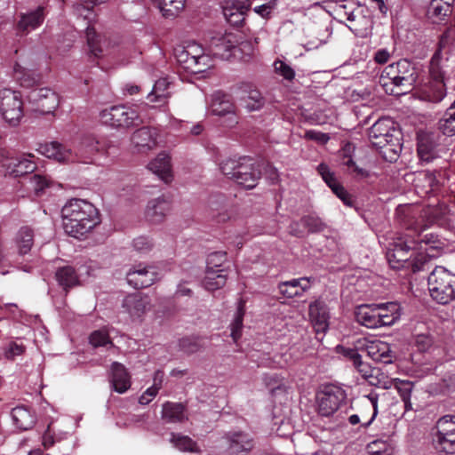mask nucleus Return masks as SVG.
<instances>
[{
	"label": "nucleus",
	"instance_id": "f257e3e1",
	"mask_svg": "<svg viewBox=\"0 0 455 455\" xmlns=\"http://www.w3.org/2000/svg\"><path fill=\"white\" fill-rule=\"evenodd\" d=\"M395 215L398 222L407 230L405 240L398 239L394 243V248L387 252V259L389 264L394 268H399L403 266L402 263L409 259L407 256L410 250L418 249V245L422 243H427L425 238L422 236L421 231L425 225H420L412 215V208L409 205H399L395 210Z\"/></svg>",
	"mask_w": 455,
	"mask_h": 455
},
{
	"label": "nucleus",
	"instance_id": "f03ea898",
	"mask_svg": "<svg viewBox=\"0 0 455 455\" xmlns=\"http://www.w3.org/2000/svg\"><path fill=\"white\" fill-rule=\"evenodd\" d=\"M63 228L66 233L79 238L100 223L98 209L89 201L72 198L62 208Z\"/></svg>",
	"mask_w": 455,
	"mask_h": 455
},
{
	"label": "nucleus",
	"instance_id": "7ed1b4c3",
	"mask_svg": "<svg viewBox=\"0 0 455 455\" xmlns=\"http://www.w3.org/2000/svg\"><path fill=\"white\" fill-rule=\"evenodd\" d=\"M105 149L106 143L104 141H100L93 136H86L82 139L76 153H73L70 148L58 141L40 144L36 150L47 158L68 164L76 161L88 163L92 155L103 152Z\"/></svg>",
	"mask_w": 455,
	"mask_h": 455
},
{
	"label": "nucleus",
	"instance_id": "20e7f679",
	"mask_svg": "<svg viewBox=\"0 0 455 455\" xmlns=\"http://www.w3.org/2000/svg\"><path fill=\"white\" fill-rule=\"evenodd\" d=\"M220 169L225 176L246 189L255 188L261 176L254 160L248 156L227 158L220 164Z\"/></svg>",
	"mask_w": 455,
	"mask_h": 455
},
{
	"label": "nucleus",
	"instance_id": "39448f33",
	"mask_svg": "<svg viewBox=\"0 0 455 455\" xmlns=\"http://www.w3.org/2000/svg\"><path fill=\"white\" fill-rule=\"evenodd\" d=\"M428 293L438 304H447L455 299V275L445 267L435 266L428 275Z\"/></svg>",
	"mask_w": 455,
	"mask_h": 455
},
{
	"label": "nucleus",
	"instance_id": "423d86ee",
	"mask_svg": "<svg viewBox=\"0 0 455 455\" xmlns=\"http://www.w3.org/2000/svg\"><path fill=\"white\" fill-rule=\"evenodd\" d=\"M100 120L105 125L116 129H129L143 123L136 107L124 104L102 109L100 112Z\"/></svg>",
	"mask_w": 455,
	"mask_h": 455
},
{
	"label": "nucleus",
	"instance_id": "0eeeda50",
	"mask_svg": "<svg viewBox=\"0 0 455 455\" xmlns=\"http://www.w3.org/2000/svg\"><path fill=\"white\" fill-rule=\"evenodd\" d=\"M438 130L443 136L437 137V143H434V135L428 133V162L441 156L448 150L449 140L447 137L455 135V100L444 112L438 122Z\"/></svg>",
	"mask_w": 455,
	"mask_h": 455
},
{
	"label": "nucleus",
	"instance_id": "6e6552de",
	"mask_svg": "<svg viewBox=\"0 0 455 455\" xmlns=\"http://www.w3.org/2000/svg\"><path fill=\"white\" fill-rule=\"evenodd\" d=\"M347 393L339 386L323 385L316 394L318 412L321 416L333 415L346 403Z\"/></svg>",
	"mask_w": 455,
	"mask_h": 455
},
{
	"label": "nucleus",
	"instance_id": "1a4fd4ad",
	"mask_svg": "<svg viewBox=\"0 0 455 455\" xmlns=\"http://www.w3.org/2000/svg\"><path fill=\"white\" fill-rule=\"evenodd\" d=\"M401 132L395 127V122L389 117L379 118L370 128L369 138L371 144L378 148L400 145Z\"/></svg>",
	"mask_w": 455,
	"mask_h": 455
},
{
	"label": "nucleus",
	"instance_id": "9d476101",
	"mask_svg": "<svg viewBox=\"0 0 455 455\" xmlns=\"http://www.w3.org/2000/svg\"><path fill=\"white\" fill-rule=\"evenodd\" d=\"M0 114L9 124L16 126L23 116V101L18 91L0 90Z\"/></svg>",
	"mask_w": 455,
	"mask_h": 455
},
{
	"label": "nucleus",
	"instance_id": "9b49d317",
	"mask_svg": "<svg viewBox=\"0 0 455 455\" xmlns=\"http://www.w3.org/2000/svg\"><path fill=\"white\" fill-rule=\"evenodd\" d=\"M13 77L21 87L31 88L39 84L43 74L34 61L30 59H24L21 63L15 62Z\"/></svg>",
	"mask_w": 455,
	"mask_h": 455
},
{
	"label": "nucleus",
	"instance_id": "f8f14e48",
	"mask_svg": "<svg viewBox=\"0 0 455 455\" xmlns=\"http://www.w3.org/2000/svg\"><path fill=\"white\" fill-rule=\"evenodd\" d=\"M224 446L230 454L249 453L254 447L253 437L243 431H229L222 437Z\"/></svg>",
	"mask_w": 455,
	"mask_h": 455
},
{
	"label": "nucleus",
	"instance_id": "ddd939ff",
	"mask_svg": "<svg viewBox=\"0 0 455 455\" xmlns=\"http://www.w3.org/2000/svg\"><path fill=\"white\" fill-rule=\"evenodd\" d=\"M28 99L36 105V110L43 114L52 113L59 105L58 94L48 87L31 91Z\"/></svg>",
	"mask_w": 455,
	"mask_h": 455
},
{
	"label": "nucleus",
	"instance_id": "4468645a",
	"mask_svg": "<svg viewBox=\"0 0 455 455\" xmlns=\"http://www.w3.org/2000/svg\"><path fill=\"white\" fill-rule=\"evenodd\" d=\"M317 172L333 194L339 198L347 206H353V196L347 191L341 183L337 180L335 173L331 172L326 164H320Z\"/></svg>",
	"mask_w": 455,
	"mask_h": 455
},
{
	"label": "nucleus",
	"instance_id": "2eb2a0df",
	"mask_svg": "<svg viewBox=\"0 0 455 455\" xmlns=\"http://www.w3.org/2000/svg\"><path fill=\"white\" fill-rule=\"evenodd\" d=\"M360 348L365 349L369 357L373 361L391 363L395 358V353L391 350L390 345L379 339L358 341Z\"/></svg>",
	"mask_w": 455,
	"mask_h": 455
},
{
	"label": "nucleus",
	"instance_id": "dca6fc26",
	"mask_svg": "<svg viewBox=\"0 0 455 455\" xmlns=\"http://www.w3.org/2000/svg\"><path fill=\"white\" fill-rule=\"evenodd\" d=\"M156 278L155 267H144L142 264L135 266L126 275L127 283L137 290L149 287Z\"/></svg>",
	"mask_w": 455,
	"mask_h": 455
},
{
	"label": "nucleus",
	"instance_id": "f3484780",
	"mask_svg": "<svg viewBox=\"0 0 455 455\" xmlns=\"http://www.w3.org/2000/svg\"><path fill=\"white\" fill-rule=\"evenodd\" d=\"M235 106L231 96L222 92H216L212 94L211 110L217 116H228V126H233L238 123L235 114Z\"/></svg>",
	"mask_w": 455,
	"mask_h": 455
},
{
	"label": "nucleus",
	"instance_id": "a211bd4d",
	"mask_svg": "<svg viewBox=\"0 0 455 455\" xmlns=\"http://www.w3.org/2000/svg\"><path fill=\"white\" fill-rule=\"evenodd\" d=\"M309 317L316 334H324L329 329V308L325 302L315 300L309 305Z\"/></svg>",
	"mask_w": 455,
	"mask_h": 455
},
{
	"label": "nucleus",
	"instance_id": "6ab92c4d",
	"mask_svg": "<svg viewBox=\"0 0 455 455\" xmlns=\"http://www.w3.org/2000/svg\"><path fill=\"white\" fill-rule=\"evenodd\" d=\"M2 166L5 170V173L13 177H21L33 173L36 169L34 161L22 157H5L2 161Z\"/></svg>",
	"mask_w": 455,
	"mask_h": 455
},
{
	"label": "nucleus",
	"instance_id": "aec40b11",
	"mask_svg": "<svg viewBox=\"0 0 455 455\" xmlns=\"http://www.w3.org/2000/svg\"><path fill=\"white\" fill-rule=\"evenodd\" d=\"M177 72L180 76L202 75L213 67L214 59H175Z\"/></svg>",
	"mask_w": 455,
	"mask_h": 455
},
{
	"label": "nucleus",
	"instance_id": "412c9836",
	"mask_svg": "<svg viewBox=\"0 0 455 455\" xmlns=\"http://www.w3.org/2000/svg\"><path fill=\"white\" fill-rule=\"evenodd\" d=\"M172 83L167 77L159 78L156 81L152 91L148 94L147 100L153 108L166 107L172 96L170 91Z\"/></svg>",
	"mask_w": 455,
	"mask_h": 455
},
{
	"label": "nucleus",
	"instance_id": "4be33fe9",
	"mask_svg": "<svg viewBox=\"0 0 455 455\" xmlns=\"http://www.w3.org/2000/svg\"><path fill=\"white\" fill-rule=\"evenodd\" d=\"M132 143L139 152H147L157 144L156 132L150 127H141L132 133Z\"/></svg>",
	"mask_w": 455,
	"mask_h": 455
},
{
	"label": "nucleus",
	"instance_id": "5701e85b",
	"mask_svg": "<svg viewBox=\"0 0 455 455\" xmlns=\"http://www.w3.org/2000/svg\"><path fill=\"white\" fill-rule=\"evenodd\" d=\"M150 300L147 296L138 293L127 295L123 301V307L132 318H140L149 308Z\"/></svg>",
	"mask_w": 455,
	"mask_h": 455
},
{
	"label": "nucleus",
	"instance_id": "b1692460",
	"mask_svg": "<svg viewBox=\"0 0 455 455\" xmlns=\"http://www.w3.org/2000/svg\"><path fill=\"white\" fill-rule=\"evenodd\" d=\"M187 404L183 403L165 402L162 406V419L166 423H182L188 419Z\"/></svg>",
	"mask_w": 455,
	"mask_h": 455
},
{
	"label": "nucleus",
	"instance_id": "393cba45",
	"mask_svg": "<svg viewBox=\"0 0 455 455\" xmlns=\"http://www.w3.org/2000/svg\"><path fill=\"white\" fill-rule=\"evenodd\" d=\"M148 169L163 181L169 183L172 180L171 157L166 153H160L148 164Z\"/></svg>",
	"mask_w": 455,
	"mask_h": 455
},
{
	"label": "nucleus",
	"instance_id": "a878e982",
	"mask_svg": "<svg viewBox=\"0 0 455 455\" xmlns=\"http://www.w3.org/2000/svg\"><path fill=\"white\" fill-rule=\"evenodd\" d=\"M170 202L164 198H156L148 202L146 210V218L151 223L162 222L170 211Z\"/></svg>",
	"mask_w": 455,
	"mask_h": 455
},
{
	"label": "nucleus",
	"instance_id": "bb28decb",
	"mask_svg": "<svg viewBox=\"0 0 455 455\" xmlns=\"http://www.w3.org/2000/svg\"><path fill=\"white\" fill-rule=\"evenodd\" d=\"M365 11H359L355 13L353 20H349L348 28L357 36L367 37L371 34L373 21L370 15L364 13Z\"/></svg>",
	"mask_w": 455,
	"mask_h": 455
},
{
	"label": "nucleus",
	"instance_id": "cd10ccee",
	"mask_svg": "<svg viewBox=\"0 0 455 455\" xmlns=\"http://www.w3.org/2000/svg\"><path fill=\"white\" fill-rule=\"evenodd\" d=\"M111 383L115 391L123 394L126 392L130 386V375L125 367L117 362L111 366Z\"/></svg>",
	"mask_w": 455,
	"mask_h": 455
},
{
	"label": "nucleus",
	"instance_id": "c85d7f7f",
	"mask_svg": "<svg viewBox=\"0 0 455 455\" xmlns=\"http://www.w3.org/2000/svg\"><path fill=\"white\" fill-rule=\"evenodd\" d=\"M310 287V279L307 277L291 279L278 285L280 293L287 298L302 295Z\"/></svg>",
	"mask_w": 455,
	"mask_h": 455
},
{
	"label": "nucleus",
	"instance_id": "c756f323",
	"mask_svg": "<svg viewBox=\"0 0 455 455\" xmlns=\"http://www.w3.org/2000/svg\"><path fill=\"white\" fill-rule=\"evenodd\" d=\"M55 278L59 285L66 292L80 284L79 275L74 267L67 265L59 267L55 272Z\"/></svg>",
	"mask_w": 455,
	"mask_h": 455
},
{
	"label": "nucleus",
	"instance_id": "7c9ffc66",
	"mask_svg": "<svg viewBox=\"0 0 455 455\" xmlns=\"http://www.w3.org/2000/svg\"><path fill=\"white\" fill-rule=\"evenodd\" d=\"M44 20V8L39 6L34 12L22 14L17 24L20 33L27 34L30 30L39 27Z\"/></svg>",
	"mask_w": 455,
	"mask_h": 455
},
{
	"label": "nucleus",
	"instance_id": "2f4dec72",
	"mask_svg": "<svg viewBox=\"0 0 455 455\" xmlns=\"http://www.w3.org/2000/svg\"><path fill=\"white\" fill-rule=\"evenodd\" d=\"M444 433L435 432L433 434V445L438 452L446 454L455 453V433L451 430H445Z\"/></svg>",
	"mask_w": 455,
	"mask_h": 455
},
{
	"label": "nucleus",
	"instance_id": "473e14b6",
	"mask_svg": "<svg viewBox=\"0 0 455 455\" xmlns=\"http://www.w3.org/2000/svg\"><path fill=\"white\" fill-rule=\"evenodd\" d=\"M372 304H363L355 309V318L358 323L367 328H377L378 313Z\"/></svg>",
	"mask_w": 455,
	"mask_h": 455
},
{
	"label": "nucleus",
	"instance_id": "72a5a7b5",
	"mask_svg": "<svg viewBox=\"0 0 455 455\" xmlns=\"http://www.w3.org/2000/svg\"><path fill=\"white\" fill-rule=\"evenodd\" d=\"M13 423L20 430L30 429L35 424V417L24 405L17 406L11 412Z\"/></svg>",
	"mask_w": 455,
	"mask_h": 455
},
{
	"label": "nucleus",
	"instance_id": "f704fd0d",
	"mask_svg": "<svg viewBox=\"0 0 455 455\" xmlns=\"http://www.w3.org/2000/svg\"><path fill=\"white\" fill-rule=\"evenodd\" d=\"M228 279L227 269H220V271L206 269L205 276L203 280V286L207 291H216L222 288Z\"/></svg>",
	"mask_w": 455,
	"mask_h": 455
},
{
	"label": "nucleus",
	"instance_id": "c9c22d12",
	"mask_svg": "<svg viewBox=\"0 0 455 455\" xmlns=\"http://www.w3.org/2000/svg\"><path fill=\"white\" fill-rule=\"evenodd\" d=\"M165 18L178 16L185 8L186 0H155Z\"/></svg>",
	"mask_w": 455,
	"mask_h": 455
},
{
	"label": "nucleus",
	"instance_id": "e433bc0d",
	"mask_svg": "<svg viewBox=\"0 0 455 455\" xmlns=\"http://www.w3.org/2000/svg\"><path fill=\"white\" fill-rule=\"evenodd\" d=\"M15 242L21 255L30 251L34 244V232L28 227H22L17 233Z\"/></svg>",
	"mask_w": 455,
	"mask_h": 455
},
{
	"label": "nucleus",
	"instance_id": "4c0bfd02",
	"mask_svg": "<svg viewBox=\"0 0 455 455\" xmlns=\"http://www.w3.org/2000/svg\"><path fill=\"white\" fill-rule=\"evenodd\" d=\"M396 389L404 403L405 411L413 409L411 398H417V393H419L415 385L411 381L403 380L396 385Z\"/></svg>",
	"mask_w": 455,
	"mask_h": 455
},
{
	"label": "nucleus",
	"instance_id": "58836bf2",
	"mask_svg": "<svg viewBox=\"0 0 455 455\" xmlns=\"http://www.w3.org/2000/svg\"><path fill=\"white\" fill-rule=\"evenodd\" d=\"M378 414V397L369 396V402L364 403L362 405L360 411V419L365 420L362 423V427L367 428L375 419Z\"/></svg>",
	"mask_w": 455,
	"mask_h": 455
},
{
	"label": "nucleus",
	"instance_id": "ea45409f",
	"mask_svg": "<svg viewBox=\"0 0 455 455\" xmlns=\"http://www.w3.org/2000/svg\"><path fill=\"white\" fill-rule=\"evenodd\" d=\"M403 84H412L417 80L415 68L410 59H398L395 62Z\"/></svg>",
	"mask_w": 455,
	"mask_h": 455
},
{
	"label": "nucleus",
	"instance_id": "a19ab883",
	"mask_svg": "<svg viewBox=\"0 0 455 455\" xmlns=\"http://www.w3.org/2000/svg\"><path fill=\"white\" fill-rule=\"evenodd\" d=\"M174 57H204L203 47L196 42H185L174 48Z\"/></svg>",
	"mask_w": 455,
	"mask_h": 455
},
{
	"label": "nucleus",
	"instance_id": "79ce46f5",
	"mask_svg": "<svg viewBox=\"0 0 455 455\" xmlns=\"http://www.w3.org/2000/svg\"><path fill=\"white\" fill-rule=\"evenodd\" d=\"M245 300L243 299H239L237 311L234 322L231 323V337L235 342H237L242 336L243 322L245 314Z\"/></svg>",
	"mask_w": 455,
	"mask_h": 455
},
{
	"label": "nucleus",
	"instance_id": "37998d69",
	"mask_svg": "<svg viewBox=\"0 0 455 455\" xmlns=\"http://www.w3.org/2000/svg\"><path fill=\"white\" fill-rule=\"evenodd\" d=\"M359 11H365V9L357 4L354 0H343L335 9L337 15L346 18L348 21L353 20L355 13Z\"/></svg>",
	"mask_w": 455,
	"mask_h": 455
},
{
	"label": "nucleus",
	"instance_id": "c03bdc74",
	"mask_svg": "<svg viewBox=\"0 0 455 455\" xmlns=\"http://www.w3.org/2000/svg\"><path fill=\"white\" fill-rule=\"evenodd\" d=\"M244 107L249 111H256L260 109L265 104V99L262 97L260 92L255 88H250L246 95L243 98Z\"/></svg>",
	"mask_w": 455,
	"mask_h": 455
},
{
	"label": "nucleus",
	"instance_id": "a18cd8bd",
	"mask_svg": "<svg viewBox=\"0 0 455 455\" xmlns=\"http://www.w3.org/2000/svg\"><path fill=\"white\" fill-rule=\"evenodd\" d=\"M354 367L371 385L377 386L379 384L378 375L380 371L379 369L372 368L368 363L363 362L362 358Z\"/></svg>",
	"mask_w": 455,
	"mask_h": 455
},
{
	"label": "nucleus",
	"instance_id": "49530a36",
	"mask_svg": "<svg viewBox=\"0 0 455 455\" xmlns=\"http://www.w3.org/2000/svg\"><path fill=\"white\" fill-rule=\"evenodd\" d=\"M171 442L180 451H189V452H199L200 451V449L198 448L197 443L188 435H182L172 433Z\"/></svg>",
	"mask_w": 455,
	"mask_h": 455
},
{
	"label": "nucleus",
	"instance_id": "de8ad7c7",
	"mask_svg": "<svg viewBox=\"0 0 455 455\" xmlns=\"http://www.w3.org/2000/svg\"><path fill=\"white\" fill-rule=\"evenodd\" d=\"M85 37L91 53L94 57H99V53L103 52V48L100 36L96 33L94 28L90 26L86 28Z\"/></svg>",
	"mask_w": 455,
	"mask_h": 455
},
{
	"label": "nucleus",
	"instance_id": "09e8293b",
	"mask_svg": "<svg viewBox=\"0 0 455 455\" xmlns=\"http://www.w3.org/2000/svg\"><path fill=\"white\" fill-rule=\"evenodd\" d=\"M425 327V323H418L412 331V339L411 345L416 347L419 353H425L427 351V335L422 331Z\"/></svg>",
	"mask_w": 455,
	"mask_h": 455
},
{
	"label": "nucleus",
	"instance_id": "8fccbe9b",
	"mask_svg": "<svg viewBox=\"0 0 455 455\" xmlns=\"http://www.w3.org/2000/svg\"><path fill=\"white\" fill-rule=\"evenodd\" d=\"M448 213V207L446 204H440L438 207H430L428 205V226L430 224H436L443 226L446 223V215Z\"/></svg>",
	"mask_w": 455,
	"mask_h": 455
},
{
	"label": "nucleus",
	"instance_id": "3c124183",
	"mask_svg": "<svg viewBox=\"0 0 455 455\" xmlns=\"http://www.w3.org/2000/svg\"><path fill=\"white\" fill-rule=\"evenodd\" d=\"M238 8L223 7V14L232 26L241 27L245 20V14L249 10H237Z\"/></svg>",
	"mask_w": 455,
	"mask_h": 455
},
{
	"label": "nucleus",
	"instance_id": "603ef678",
	"mask_svg": "<svg viewBox=\"0 0 455 455\" xmlns=\"http://www.w3.org/2000/svg\"><path fill=\"white\" fill-rule=\"evenodd\" d=\"M446 96V88L443 80L436 79L433 84H428V102L438 103Z\"/></svg>",
	"mask_w": 455,
	"mask_h": 455
},
{
	"label": "nucleus",
	"instance_id": "864d4df0",
	"mask_svg": "<svg viewBox=\"0 0 455 455\" xmlns=\"http://www.w3.org/2000/svg\"><path fill=\"white\" fill-rule=\"evenodd\" d=\"M179 347L182 352L191 355L199 351L203 347V344L199 338L185 337L180 339Z\"/></svg>",
	"mask_w": 455,
	"mask_h": 455
},
{
	"label": "nucleus",
	"instance_id": "5fc2aeb1",
	"mask_svg": "<svg viewBox=\"0 0 455 455\" xmlns=\"http://www.w3.org/2000/svg\"><path fill=\"white\" fill-rule=\"evenodd\" d=\"M227 260V253L225 251H214L208 255L206 260V269L220 271L225 269L223 264Z\"/></svg>",
	"mask_w": 455,
	"mask_h": 455
},
{
	"label": "nucleus",
	"instance_id": "6e6d98bb",
	"mask_svg": "<svg viewBox=\"0 0 455 455\" xmlns=\"http://www.w3.org/2000/svg\"><path fill=\"white\" fill-rule=\"evenodd\" d=\"M300 222L310 233L321 232L325 228V225L321 219L315 215L304 216L301 218Z\"/></svg>",
	"mask_w": 455,
	"mask_h": 455
},
{
	"label": "nucleus",
	"instance_id": "4d7b16f0",
	"mask_svg": "<svg viewBox=\"0 0 455 455\" xmlns=\"http://www.w3.org/2000/svg\"><path fill=\"white\" fill-rule=\"evenodd\" d=\"M89 340L93 347H105L108 344L113 345L108 331L104 330L92 331L89 337Z\"/></svg>",
	"mask_w": 455,
	"mask_h": 455
},
{
	"label": "nucleus",
	"instance_id": "13d9d810",
	"mask_svg": "<svg viewBox=\"0 0 455 455\" xmlns=\"http://www.w3.org/2000/svg\"><path fill=\"white\" fill-rule=\"evenodd\" d=\"M370 455H392L393 450L388 443L381 440L371 442L367 446Z\"/></svg>",
	"mask_w": 455,
	"mask_h": 455
},
{
	"label": "nucleus",
	"instance_id": "bf43d9fd",
	"mask_svg": "<svg viewBox=\"0 0 455 455\" xmlns=\"http://www.w3.org/2000/svg\"><path fill=\"white\" fill-rule=\"evenodd\" d=\"M30 183L36 196H41L44 189L50 187L51 180L44 175L34 173L30 177Z\"/></svg>",
	"mask_w": 455,
	"mask_h": 455
},
{
	"label": "nucleus",
	"instance_id": "052dcab7",
	"mask_svg": "<svg viewBox=\"0 0 455 455\" xmlns=\"http://www.w3.org/2000/svg\"><path fill=\"white\" fill-rule=\"evenodd\" d=\"M274 68L277 74L283 76L287 80H292L295 76V72L291 66L286 64L280 59H276L274 62Z\"/></svg>",
	"mask_w": 455,
	"mask_h": 455
},
{
	"label": "nucleus",
	"instance_id": "680f3d73",
	"mask_svg": "<svg viewBox=\"0 0 455 455\" xmlns=\"http://www.w3.org/2000/svg\"><path fill=\"white\" fill-rule=\"evenodd\" d=\"M417 152L421 161H427V132L422 129L417 131Z\"/></svg>",
	"mask_w": 455,
	"mask_h": 455
},
{
	"label": "nucleus",
	"instance_id": "e2e57ef3",
	"mask_svg": "<svg viewBox=\"0 0 455 455\" xmlns=\"http://www.w3.org/2000/svg\"><path fill=\"white\" fill-rule=\"evenodd\" d=\"M445 430H451L452 433H455V416L452 415H445L440 418L435 425V430L439 433H444Z\"/></svg>",
	"mask_w": 455,
	"mask_h": 455
},
{
	"label": "nucleus",
	"instance_id": "0e129e2a",
	"mask_svg": "<svg viewBox=\"0 0 455 455\" xmlns=\"http://www.w3.org/2000/svg\"><path fill=\"white\" fill-rule=\"evenodd\" d=\"M355 146L351 142H347L339 151V156L342 165L352 164Z\"/></svg>",
	"mask_w": 455,
	"mask_h": 455
},
{
	"label": "nucleus",
	"instance_id": "69168bd1",
	"mask_svg": "<svg viewBox=\"0 0 455 455\" xmlns=\"http://www.w3.org/2000/svg\"><path fill=\"white\" fill-rule=\"evenodd\" d=\"M346 166L347 167L348 174H350L356 180H362L371 176V173L368 170L358 166L354 160L352 164H347Z\"/></svg>",
	"mask_w": 455,
	"mask_h": 455
},
{
	"label": "nucleus",
	"instance_id": "338daca9",
	"mask_svg": "<svg viewBox=\"0 0 455 455\" xmlns=\"http://www.w3.org/2000/svg\"><path fill=\"white\" fill-rule=\"evenodd\" d=\"M430 6L433 9V16L439 20H443L451 12L449 2H431Z\"/></svg>",
	"mask_w": 455,
	"mask_h": 455
},
{
	"label": "nucleus",
	"instance_id": "774afa93",
	"mask_svg": "<svg viewBox=\"0 0 455 455\" xmlns=\"http://www.w3.org/2000/svg\"><path fill=\"white\" fill-rule=\"evenodd\" d=\"M383 75H386V76L389 78L394 84L397 86L403 85L401 76L399 75V69L396 67L395 62L391 63L386 67L383 71Z\"/></svg>",
	"mask_w": 455,
	"mask_h": 455
}]
</instances>
